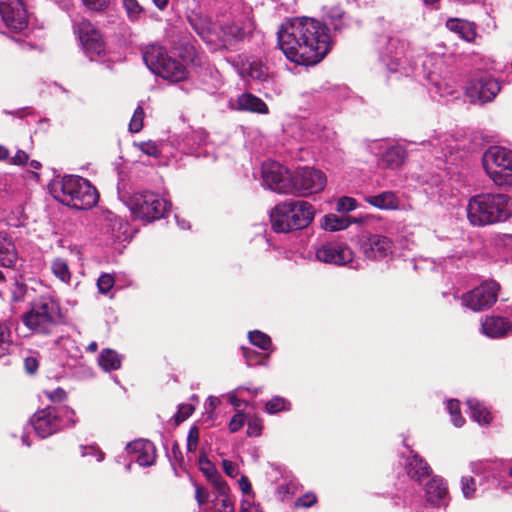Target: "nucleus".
Returning <instances> with one entry per match:
<instances>
[{
  "label": "nucleus",
  "instance_id": "nucleus-10",
  "mask_svg": "<svg viewBox=\"0 0 512 512\" xmlns=\"http://www.w3.org/2000/svg\"><path fill=\"white\" fill-rule=\"evenodd\" d=\"M500 286L494 280L483 281L479 286L461 296V305L474 312L492 307L497 299Z\"/></svg>",
  "mask_w": 512,
  "mask_h": 512
},
{
  "label": "nucleus",
  "instance_id": "nucleus-24",
  "mask_svg": "<svg viewBox=\"0 0 512 512\" xmlns=\"http://www.w3.org/2000/svg\"><path fill=\"white\" fill-rule=\"evenodd\" d=\"M349 96L346 86H325L317 91V100L326 105L333 112L339 111L340 104Z\"/></svg>",
  "mask_w": 512,
  "mask_h": 512
},
{
  "label": "nucleus",
  "instance_id": "nucleus-33",
  "mask_svg": "<svg viewBox=\"0 0 512 512\" xmlns=\"http://www.w3.org/2000/svg\"><path fill=\"white\" fill-rule=\"evenodd\" d=\"M326 27L331 26L335 32L341 33L350 26V19L339 7H331L325 13Z\"/></svg>",
  "mask_w": 512,
  "mask_h": 512
},
{
  "label": "nucleus",
  "instance_id": "nucleus-36",
  "mask_svg": "<svg viewBox=\"0 0 512 512\" xmlns=\"http://www.w3.org/2000/svg\"><path fill=\"white\" fill-rule=\"evenodd\" d=\"M452 142L453 140L449 135H442L429 140L428 145L432 148V153L435 154L437 159H447L448 155H452Z\"/></svg>",
  "mask_w": 512,
  "mask_h": 512
},
{
  "label": "nucleus",
  "instance_id": "nucleus-30",
  "mask_svg": "<svg viewBox=\"0 0 512 512\" xmlns=\"http://www.w3.org/2000/svg\"><path fill=\"white\" fill-rule=\"evenodd\" d=\"M365 201L381 210H394L399 207V198L392 191H384L377 195L365 197Z\"/></svg>",
  "mask_w": 512,
  "mask_h": 512
},
{
  "label": "nucleus",
  "instance_id": "nucleus-3",
  "mask_svg": "<svg viewBox=\"0 0 512 512\" xmlns=\"http://www.w3.org/2000/svg\"><path fill=\"white\" fill-rule=\"evenodd\" d=\"M510 197L502 193H480L467 204V218L473 226H486L504 222L510 217Z\"/></svg>",
  "mask_w": 512,
  "mask_h": 512
},
{
  "label": "nucleus",
  "instance_id": "nucleus-57",
  "mask_svg": "<svg viewBox=\"0 0 512 512\" xmlns=\"http://www.w3.org/2000/svg\"><path fill=\"white\" fill-rule=\"evenodd\" d=\"M245 424V415L243 413L235 414L229 422V430L232 433L239 431Z\"/></svg>",
  "mask_w": 512,
  "mask_h": 512
},
{
  "label": "nucleus",
  "instance_id": "nucleus-2",
  "mask_svg": "<svg viewBox=\"0 0 512 512\" xmlns=\"http://www.w3.org/2000/svg\"><path fill=\"white\" fill-rule=\"evenodd\" d=\"M49 190L56 201L76 210H89L99 200L97 189L89 180L78 175L54 178Z\"/></svg>",
  "mask_w": 512,
  "mask_h": 512
},
{
  "label": "nucleus",
  "instance_id": "nucleus-5",
  "mask_svg": "<svg viewBox=\"0 0 512 512\" xmlns=\"http://www.w3.org/2000/svg\"><path fill=\"white\" fill-rule=\"evenodd\" d=\"M119 197L135 219L146 223L164 218L171 206L160 194L149 190L132 194L119 192Z\"/></svg>",
  "mask_w": 512,
  "mask_h": 512
},
{
  "label": "nucleus",
  "instance_id": "nucleus-41",
  "mask_svg": "<svg viewBox=\"0 0 512 512\" xmlns=\"http://www.w3.org/2000/svg\"><path fill=\"white\" fill-rule=\"evenodd\" d=\"M291 410V403L284 397L274 396L265 405V412L268 414H276Z\"/></svg>",
  "mask_w": 512,
  "mask_h": 512
},
{
  "label": "nucleus",
  "instance_id": "nucleus-27",
  "mask_svg": "<svg viewBox=\"0 0 512 512\" xmlns=\"http://www.w3.org/2000/svg\"><path fill=\"white\" fill-rule=\"evenodd\" d=\"M471 470L475 474L476 486H479V489L482 492L490 490L495 487L497 484V479L493 472L491 463H472Z\"/></svg>",
  "mask_w": 512,
  "mask_h": 512
},
{
  "label": "nucleus",
  "instance_id": "nucleus-58",
  "mask_svg": "<svg viewBox=\"0 0 512 512\" xmlns=\"http://www.w3.org/2000/svg\"><path fill=\"white\" fill-rule=\"evenodd\" d=\"M316 501H317V497L315 494L306 493L305 495L299 497L295 501V506L308 508V507H311L312 505H314L316 503Z\"/></svg>",
  "mask_w": 512,
  "mask_h": 512
},
{
  "label": "nucleus",
  "instance_id": "nucleus-11",
  "mask_svg": "<svg viewBox=\"0 0 512 512\" xmlns=\"http://www.w3.org/2000/svg\"><path fill=\"white\" fill-rule=\"evenodd\" d=\"M293 190L301 196H308L322 191L327 183L324 172L313 167H299L292 174Z\"/></svg>",
  "mask_w": 512,
  "mask_h": 512
},
{
  "label": "nucleus",
  "instance_id": "nucleus-15",
  "mask_svg": "<svg viewBox=\"0 0 512 512\" xmlns=\"http://www.w3.org/2000/svg\"><path fill=\"white\" fill-rule=\"evenodd\" d=\"M359 250L365 258L379 261L393 252L392 240L380 234L361 235L358 240Z\"/></svg>",
  "mask_w": 512,
  "mask_h": 512
},
{
  "label": "nucleus",
  "instance_id": "nucleus-61",
  "mask_svg": "<svg viewBox=\"0 0 512 512\" xmlns=\"http://www.w3.org/2000/svg\"><path fill=\"white\" fill-rule=\"evenodd\" d=\"M242 350H243V356L244 358L246 359V362H247V365L248 366H254V365H261L262 362H260L258 360V357H259V354L250 349V348H245V347H242Z\"/></svg>",
  "mask_w": 512,
  "mask_h": 512
},
{
  "label": "nucleus",
  "instance_id": "nucleus-52",
  "mask_svg": "<svg viewBox=\"0 0 512 512\" xmlns=\"http://www.w3.org/2000/svg\"><path fill=\"white\" fill-rule=\"evenodd\" d=\"M114 285V278L110 274H102L97 281V287L100 293L107 294Z\"/></svg>",
  "mask_w": 512,
  "mask_h": 512
},
{
  "label": "nucleus",
  "instance_id": "nucleus-62",
  "mask_svg": "<svg viewBox=\"0 0 512 512\" xmlns=\"http://www.w3.org/2000/svg\"><path fill=\"white\" fill-rule=\"evenodd\" d=\"M262 431V423L259 419H252L248 422L247 425V435L249 437H257L261 434Z\"/></svg>",
  "mask_w": 512,
  "mask_h": 512
},
{
  "label": "nucleus",
  "instance_id": "nucleus-13",
  "mask_svg": "<svg viewBox=\"0 0 512 512\" xmlns=\"http://www.w3.org/2000/svg\"><path fill=\"white\" fill-rule=\"evenodd\" d=\"M500 90L501 85L497 79L491 75L482 74L469 81L466 87V96L472 104H484L493 101Z\"/></svg>",
  "mask_w": 512,
  "mask_h": 512
},
{
  "label": "nucleus",
  "instance_id": "nucleus-37",
  "mask_svg": "<svg viewBox=\"0 0 512 512\" xmlns=\"http://www.w3.org/2000/svg\"><path fill=\"white\" fill-rule=\"evenodd\" d=\"M351 224V220L345 215L328 214L321 221V227L327 231H339L346 229Z\"/></svg>",
  "mask_w": 512,
  "mask_h": 512
},
{
  "label": "nucleus",
  "instance_id": "nucleus-14",
  "mask_svg": "<svg viewBox=\"0 0 512 512\" xmlns=\"http://www.w3.org/2000/svg\"><path fill=\"white\" fill-rule=\"evenodd\" d=\"M74 31L78 35L86 56L91 61L104 53L105 43L102 36L90 21L82 19L80 22L75 23Z\"/></svg>",
  "mask_w": 512,
  "mask_h": 512
},
{
  "label": "nucleus",
  "instance_id": "nucleus-39",
  "mask_svg": "<svg viewBox=\"0 0 512 512\" xmlns=\"http://www.w3.org/2000/svg\"><path fill=\"white\" fill-rule=\"evenodd\" d=\"M51 271L55 277L64 283H69L71 280V272L67 261L64 258H56L52 261Z\"/></svg>",
  "mask_w": 512,
  "mask_h": 512
},
{
  "label": "nucleus",
  "instance_id": "nucleus-49",
  "mask_svg": "<svg viewBox=\"0 0 512 512\" xmlns=\"http://www.w3.org/2000/svg\"><path fill=\"white\" fill-rule=\"evenodd\" d=\"M357 202L354 198L343 196L338 199L336 203V210L338 212H350L356 208Z\"/></svg>",
  "mask_w": 512,
  "mask_h": 512
},
{
  "label": "nucleus",
  "instance_id": "nucleus-40",
  "mask_svg": "<svg viewBox=\"0 0 512 512\" xmlns=\"http://www.w3.org/2000/svg\"><path fill=\"white\" fill-rule=\"evenodd\" d=\"M248 338L252 345L264 351H273L271 338L266 333L259 330L250 331L248 333Z\"/></svg>",
  "mask_w": 512,
  "mask_h": 512
},
{
  "label": "nucleus",
  "instance_id": "nucleus-29",
  "mask_svg": "<svg viewBox=\"0 0 512 512\" xmlns=\"http://www.w3.org/2000/svg\"><path fill=\"white\" fill-rule=\"evenodd\" d=\"M168 56L166 48L158 44H149L143 51V60L152 73Z\"/></svg>",
  "mask_w": 512,
  "mask_h": 512
},
{
  "label": "nucleus",
  "instance_id": "nucleus-35",
  "mask_svg": "<svg viewBox=\"0 0 512 512\" xmlns=\"http://www.w3.org/2000/svg\"><path fill=\"white\" fill-rule=\"evenodd\" d=\"M446 27L466 41H472L476 36L473 24L466 20L449 19L446 23Z\"/></svg>",
  "mask_w": 512,
  "mask_h": 512
},
{
  "label": "nucleus",
  "instance_id": "nucleus-16",
  "mask_svg": "<svg viewBox=\"0 0 512 512\" xmlns=\"http://www.w3.org/2000/svg\"><path fill=\"white\" fill-rule=\"evenodd\" d=\"M178 148L185 154L197 158L213 156V144L208 139V133L200 128L187 132L178 143Z\"/></svg>",
  "mask_w": 512,
  "mask_h": 512
},
{
  "label": "nucleus",
  "instance_id": "nucleus-17",
  "mask_svg": "<svg viewBox=\"0 0 512 512\" xmlns=\"http://www.w3.org/2000/svg\"><path fill=\"white\" fill-rule=\"evenodd\" d=\"M315 256L321 262L343 266L353 261L354 253L346 243L335 241L317 248Z\"/></svg>",
  "mask_w": 512,
  "mask_h": 512
},
{
  "label": "nucleus",
  "instance_id": "nucleus-59",
  "mask_svg": "<svg viewBox=\"0 0 512 512\" xmlns=\"http://www.w3.org/2000/svg\"><path fill=\"white\" fill-rule=\"evenodd\" d=\"M83 4L90 10L103 11L110 3V0H82Z\"/></svg>",
  "mask_w": 512,
  "mask_h": 512
},
{
  "label": "nucleus",
  "instance_id": "nucleus-42",
  "mask_svg": "<svg viewBox=\"0 0 512 512\" xmlns=\"http://www.w3.org/2000/svg\"><path fill=\"white\" fill-rule=\"evenodd\" d=\"M244 72L255 80L263 81L268 77L267 67L258 60L248 62V67L244 68Z\"/></svg>",
  "mask_w": 512,
  "mask_h": 512
},
{
  "label": "nucleus",
  "instance_id": "nucleus-7",
  "mask_svg": "<svg viewBox=\"0 0 512 512\" xmlns=\"http://www.w3.org/2000/svg\"><path fill=\"white\" fill-rule=\"evenodd\" d=\"M29 423L36 435L45 439L65 427L75 425V411L67 406H48L36 411Z\"/></svg>",
  "mask_w": 512,
  "mask_h": 512
},
{
  "label": "nucleus",
  "instance_id": "nucleus-26",
  "mask_svg": "<svg viewBox=\"0 0 512 512\" xmlns=\"http://www.w3.org/2000/svg\"><path fill=\"white\" fill-rule=\"evenodd\" d=\"M509 321L502 316H487L481 323V332L489 338L499 339L509 334Z\"/></svg>",
  "mask_w": 512,
  "mask_h": 512
},
{
  "label": "nucleus",
  "instance_id": "nucleus-47",
  "mask_svg": "<svg viewBox=\"0 0 512 512\" xmlns=\"http://www.w3.org/2000/svg\"><path fill=\"white\" fill-rule=\"evenodd\" d=\"M460 483H461V490H462L463 496L466 499L473 498L477 491L476 479L474 477H470V476H463L461 478Z\"/></svg>",
  "mask_w": 512,
  "mask_h": 512
},
{
  "label": "nucleus",
  "instance_id": "nucleus-32",
  "mask_svg": "<svg viewBox=\"0 0 512 512\" xmlns=\"http://www.w3.org/2000/svg\"><path fill=\"white\" fill-rule=\"evenodd\" d=\"M10 306L12 313H16L20 309V304L26 299L28 287L24 283L23 278H15L9 286Z\"/></svg>",
  "mask_w": 512,
  "mask_h": 512
},
{
  "label": "nucleus",
  "instance_id": "nucleus-60",
  "mask_svg": "<svg viewBox=\"0 0 512 512\" xmlns=\"http://www.w3.org/2000/svg\"><path fill=\"white\" fill-rule=\"evenodd\" d=\"M171 456L173 457V459L175 461V462H173L171 460V465L175 471V474L177 475L176 466L177 465L180 467L182 466L183 455H182L179 445L176 442L172 445Z\"/></svg>",
  "mask_w": 512,
  "mask_h": 512
},
{
  "label": "nucleus",
  "instance_id": "nucleus-63",
  "mask_svg": "<svg viewBox=\"0 0 512 512\" xmlns=\"http://www.w3.org/2000/svg\"><path fill=\"white\" fill-rule=\"evenodd\" d=\"M222 466H223V470L224 472L229 476V477H236L239 473V469H238V466L233 463L232 461L230 460H226L224 459L222 461Z\"/></svg>",
  "mask_w": 512,
  "mask_h": 512
},
{
  "label": "nucleus",
  "instance_id": "nucleus-23",
  "mask_svg": "<svg viewBox=\"0 0 512 512\" xmlns=\"http://www.w3.org/2000/svg\"><path fill=\"white\" fill-rule=\"evenodd\" d=\"M153 74L170 82L177 83L187 79L188 71L186 66L180 60L168 56L161 66L156 68Z\"/></svg>",
  "mask_w": 512,
  "mask_h": 512
},
{
  "label": "nucleus",
  "instance_id": "nucleus-1",
  "mask_svg": "<svg viewBox=\"0 0 512 512\" xmlns=\"http://www.w3.org/2000/svg\"><path fill=\"white\" fill-rule=\"evenodd\" d=\"M277 36L286 58L298 65L319 63L331 48L328 27L308 17L287 20L279 28Z\"/></svg>",
  "mask_w": 512,
  "mask_h": 512
},
{
  "label": "nucleus",
  "instance_id": "nucleus-8",
  "mask_svg": "<svg viewBox=\"0 0 512 512\" xmlns=\"http://www.w3.org/2000/svg\"><path fill=\"white\" fill-rule=\"evenodd\" d=\"M60 319L59 304L49 296H41L31 303L23 317L24 325L39 334H48Z\"/></svg>",
  "mask_w": 512,
  "mask_h": 512
},
{
  "label": "nucleus",
  "instance_id": "nucleus-51",
  "mask_svg": "<svg viewBox=\"0 0 512 512\" xmlns=\"http://www.w3.org/2000/svg\"><path fill=\"white\" fill-rule=\"evenodd\" d=\"M2 36H4V38L2 37V44H4L5 47H11L13 43H17L23 50L33 48L31 43L21 39V37L15 38L13 36L6 35L4 32H2Z\"/></svg>",
  "mask_w": 512,
  "mask_h": 512
},
{
  "label": "nucleus",
  "instance_id": "nucleus-45",
  "mask_svg": "<svg viewBox=\"0 0 512 512\" xmlns=\"http://www.w3.org/2000/svg\"><path fill=\"white\" fill-rule=\"evenodd\" d=\"M29 160L28 154L23 150H17L13 157L10 156V152L7 148L2 146V161H6L9 164L22 166Z\"/></svg>",
  "mask_w": 512,
  "mask_h": 512
},
{
  "label": "nucleus",
  "instance_id": "nucleus-50",
  "mask_svg": "<svg viewBox=\"0 0 512 512\" xmlns=\"http://www.w3.org/2000/svg\"><path fill=\"white\" fill-rule=\"evenodd\" d=\"M199 429L197 426H192L187 435V451L195 452L199 443Z\"/></svg>",
  "mask_w": 512,
  "mask_h": 512
},
{
  "label": "nucleus",
  "instance_id": "nucleus-6",
  "mask_svg": "<svg viewBox=\"0 0 512 512\" xmlns=\"http://www.w3.org/2000/svg\"><path fill=\"white\" fill-rule=\"evenodd\" d=\"M380 62L386 66L391 73H400L409 77L414 74L415 63L408 58L405 41L390 36H380L376 42Z\"/></svg>",
  "mask_w": 512,
  "mask_h": 512
},
{
  "label": "nucleus",
  "instance_id": "nucleus-55",
  "mask_svg": "<svg viewBox=\"0 0 512 512\" xmlns=\"http://www.w3.org/2000/svg\"><path fill=\"white\" fill-rule=\"evenodd\" d=\"M123 4L130 19H137L142 12V8L137 0H123Z\"/></svg>",
  "mask_w": 512,
  "mask_h": 512
},
{
  "label": "nucleus",
  "instance_id": "nucleus-22",
  "mask_svg": "<svg viewBox=\"0 0 512 512\" xmlns=\"http://www.w3.org/2000/svg\"><path fill=\"white\" fill-rule=\"evenodd\" d=\"M409 453L410 455L405 459L406 473L412 480L422 484L431 476L432 470L427 461L417 452L410 450Z\"/></svg>",
  "mask_w": 512,
  "mask_h": 512
},
{
  "label": "nucleus",
  "instance_id": "nucleus-48",
  "mask_svg": "<svg viewBox=\"0 0 512 512\" xmlns=\"http://www.w3.org/2000/svg\"><path fill=\"white\" fill-rule=\"evenodd\" d=\"M144 116L145 113L142 106L138 105L129 123V130L131 132L137 133L142 129Z\"/></svg>",
  "mask_w": 512,
  "mask_h": 512
},
{
  "label": "nucleus",
  "instance_id": "nucleus-4",
  "mask_svg": "<svg viewBox=\"0 0 512 512\" xmlns=\"http://www.w3.org/2000/svg\"><path fill=\"white\" fill-rule=\"evenodd\" d=\"M315 209L307 201L289 200L275 206L270 214L276 232H289L306 228L314 219Z\"/></svg>",
  "mask_w": 512,
  "mask_h": 512
},
{
  "label": "nucleus",
  "instance_id": "nucleus-46",
  "mask_svg": "<svg viewBox=\"0 0 512 512\" xmlns=\"http://www.w3.org/2000/svg\"><path fill=\"white\" fill-rule=\"evenodd\" d=\"M447 411L450 414L451 421L455 427H461L465 423V419L460 413V402L456 399L447 401Z\"/></svg>",
  "mask_w": 512,
  "mask_h": 512
},
{
  "label": "nucleus",
  "instance_id": "nucleus-34",
  "mask_svg": "<svg viewBox=\"0 0 512 512\" xmlns=\"http://www.w3.org/2000/svg\"><path fill=\"white\" fill-rule=\"evenodd\" d=\"M470 418L480 425H488L492 421V416L487 407L475 398L467 400Z\"/></svg>",
  "mask_w": 512,
  "mask_h": 512
},
{
  "label": "nucleus",
  "instance_id": "nucleus-44",
  "mask_svg": "<svg viewBox=\"0 0 512 512\" xmlns=\"http://www.w3.org/2000/svg\"><path fill=\"white\" fill-rule=\"evenodd\" d=\"M428 79L431 83V87L429 88L431 94L438 95L440 98L453 94L452 87L446 83L437 81L432 73H429Z\"/></svg>",
  "mask_w": 512,
  "mask_h": 512
},
{
  "label": "nucleus",
  "instance_id": "nucleus-9",
  "mask_svg": "<svg viewBox=\"0 0 512 512\" xmlns=\"http://www.w3.org/2000/svg\"><path fill=\"white\" fill-rule=\"evenodd\" d=\"M482 164L494 183L508 184L512 178V151L502 146H490L482 156Z\"/></svg>",
  "mask_w": 512,
  "mask_h": 512
},
{
  "label": "nucleus",
  "instance_id": "nucleus-28",
  "mask_svg": "<svg viewBox=\"0 0 512 512\" xmlns=\"http://www.w3.org/2000/svg\"><path fill=\"white\" fill-rule=\"evenodd\" d=\"M236 108L241 111H248L259 114H267L268 106L259 97L251 93H243L236 100Z\"/></svg>",
  "mask_w": 512,
  "mask_h": 512
},
{
  "label": "nucleus",
  "instance_id": "nucleus-21",
  "mask_svg": "<svg viewBox=\"0 0 512 512\" xmlns=\"http://www.w3.org/2000/svg\"><path fill=\"white\" fill-rule=\"evenodd\" d=\"M129 454H135V461L142 467H149L155 463L156 450L149 440H134L126 445Z\"/></svg>",
  "mask_w": 512,
  "mask_h": 512
},
{
  "label": "nucleus",
  "instance_id": "nucleus-54",
  "mask_svg": "<svg viewBox=\"0 0 512 512\" xmlns=\"http://www.w3.org/2000/svg\"><path fill=\"white\" fill-rule=\"evenodd\" d=\"M187 20L198 34H201L205 30V22L200 14L192 12L187 15Z\"/></svg>",
  "mask_w": 512,
  "mask_h": 512
},
{
  "label": "nucleus",
  "instance_id": "nucleus-18",
  "mask_svg": "<svg viewBox=\"0 0 512 512\" xmlns=\"http://www.w3.org/2000/svg\"><path fill=\"white\" fill-rule=\"evenodd\" d=\"M2 21L11 31L25 30L28 26V15L23 1L2 0Z\"/></svg>",
  "mask_w": 512,
  "mask_h": 512
},
{
  "label": "nucleus",
  "instance_id": "nucleus-38",
  "mask_svg": "<svg viewBox=\"0 0 512 512\" xmlns=\"http://www.w3.org/2000/svg\"><path fill=\"white\" fill-rule=\"evenodd\" d=\"M98 362L104 371L117 370L121 367V356L112 349H104L99 355Z\"/></svg>",
  "mask_w": 512,
  "mask_h": 512
},
{
  "label": "nucleus",
  "instance_id": "nucleus-19",
  "mask_svg": "<svg viewBox=\"0 0 512 512\" xmlns=\"http://www.w3.org/2000/svg\"><path fill=\"white\" fill-rule=\"evenodd\" d=\"M254 29V21L248 14L234 18L222 27L223 34L230 43L243 41L252 34Z\"/></svg>",
  "mask_w": 512,
  "mask_h": 512
},
{
  "label": "nucleus",
  "instance_id": "nucleus-20",
  "mask_svg": "<svg viewBox=\"0 0 512 512\" xmlns=\"http://www.w3.org/2000/svg\"><path fill=\"white\" fill-rule=\"evenodd\" d=\"M424 484L425 499L433 507H445L448 504V488L441 477L431 476Z\"/></svg>",
  "mask_w": 512,
  "mask_h": 512
},
{
  "label": "nucleus",
  "instance_id": "nucleus-31",
  "mask_svg": "<svg viewBox=\"0 0 512 512\" xmlns=\"http://www.w3.org/2000/svg\"><path fill=\"white\" fill-rule=\"evenodd\" d=\"M406 150L399 145L391 146L382 154L380 163L388 169H397L405 161Z\"/></svg>",
  "mask_w": 512,
  "mask_h": 512
},
{
  "label": "nucleus",
  "instance_id": "nucleus-25",
  "mask_svg": "<svg viewBox=\"0 0 512 512\" xmlns=\"http://www.w3.org/2000/svg\"><path fill=\"white\" fill-rule=\"evenodd\" d=\"M198 464L200 471L205 475L206 479L218 490L220 495L224 496L228 487L215 465L207 458L204 452L200 453Z\"/></svg>",
  "mask_w": 512,
  "mask_h": 512
},
{
  "label": "nucleus",
  "instance_id": "nucleus-56",
  "mask_svg": "<svg viewBox=\"0 0 512 512\" xmlns=\"http://www.w3.org/2000/svg\"><path fill=\"white\" fill-rule=\"evenodd\" d=\"M106 221L110 222L109 227L111 229L112 235L114 236L115 231L120 232L124 227L123 220L113 213H108L106 216ZM116 238H119V235H115Z\"/></svg>",
  "mask_w": 512,
  "mask_h": 512
},
{
  "label": "nucleus",
  "instance_id": "nucleus-64",
  "mask_svg": "<svg viewBox=\"0 0 512 512\" xmlns=\"http://www.w3.org/2000/svg\"><path fill=\"white\" fill-rule=\"evenodd\" d=\"M241 512H262V510L253 500L245 498L241 502Z\"/></svg>",
  "mask_w": 512,
  "mask_h": 512
},
{
  "label": "nucleus",
  "instance_id": "nucleus-12",
  "mask_svg": "<svg viewBox=\"0 0 512 512\" xmlns=\"http://www.w3.org/2000/svg\"><path fill=\"white\" fill-rule=\"evenodd\" d=\"M263 187L277 192L290 193L293 190L292 174L276 161H265L261 168Z\"/></svg>",
  "mask_w": 512,
  "mask_h": 512
},
{
  "label": "nucleus",
  "instance_id": "nucleus-43",
  "mask_svg": "<svg viewBox=\"0 0 512 512\" xmlns=\"http://www.w3.org/2000/svg\"><path fill=\"white\" fill-rule=\"evenodd\" d=\"M18 260L17 252L14 244L6 242L5 239L2 241V267H13Z\"/></svg>",
  "mask_w": 512,
  "mask_h": 512
},
{
  "label": "nucleus",
  "instance_id": "nucleus-53",
  "mask_svg": "<svg viewBox=\"0 0 512 512\" xmlns=\"http://www.w3.org/2000/svg\"><path fill=\"white\" fill-rule=\"evenodd\" d=\"M194 412V406L192 404L183 403L178 406V411L174 418L177 423H181L189 418Z\"/></svg>",
  "mask_w": 512,
  "mask_h": 512
}]
</instances>
